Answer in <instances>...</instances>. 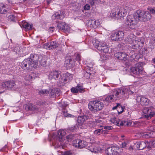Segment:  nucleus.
I'll return each instance as SVG.
<instances>
[{"mask_svg":"<svg viewBox=\"0 0 155 155\" xmlns=\"http://www.w3.org/2000/svg\"><path fill=\"white\" fill-rule=\"evenodd\" d=\"M35 74H36L35 73H32L29 74H26L24 76V78L26 81H30L38 76V74L37 76H35Z\"/></svg>","mask_w":155,"mask_h":155,"instance_id":"nucleus-27","label":"nucleus"},{"mask_svg":"<svg viewBox=\"0 0 155 155\" xmlns=\"http://www.w3.org/2000/svg\"><path fill=\"white\" fill-rule=\"evenodd\" d=\"M73 135H69L66 137V139L68 140L73 138Z\"/></svg>","mask_w":155,"mask_h":155,"instance_id":"nucleus-60","label":"nucleus"},{"mask_svg":"<svg viewBox=\"0 0 155 155\" xmlns=\"http://www.w3.org/2000/svg\"><path fill=\"white\" fill-rule=\"evenodd\" d=\"M15 84L14 81H8L2 84V87L3 88L11 89L13 88Z\"/></svg>","mask_w":155,"mask_h":155,"instance_id":"nucleus-17","label":"nucleus"},{"mask_svg":"<svg viewBox=\"0 0 155 155\" xmlns=\"http://www.w3.org/2000/svg\"><path fill=\"white\" fill-rule=\"evenodd\" d=\"M79 148H82L84 147L87 144L86 142L80 140Z\"/></svg>","mask_w":155,"mask_h":155,"instance_id":"nucleus-34","label":"nucleus"},{"mask_svg":"<svg viewBox=\"0 0 155 155\" xmlns=\"http://www.w3.org/2000/svg\"><path fill=\"white\" fill-rule=\"evenodd\" d=\"M87 2L91 6H94L95 3L96 4V0H88Z\"/></svg>","mask_w":155,"mask_h":155,"instance_id":"nucleus-50","label":"nucleus"},{"mask_svg":"<svg viewBox=\"0 0 155 155\" xmlns=\"http://www.w3.org/2000/svg\"><path fill=\"white\" fill-rule=\"evenodd\" d=\"M75 61L73 58H67L65 61V63L66 66L69 67H72L74 66L75 64Z\"/></svg>","mask_w":155,"mask_h":155,"instance_id":"nucleus-24","label":"nucleus"},{"mask_svg":"<svg viewBox=\"0 0 155 155\" xmlns=\"http://www.w3.org/2000/svg\"><path fill=\"white\" fill-rule=\"evenodd\" d=\"M25 109L26 110H35L37 109V107L35 105L33 106V104L31 103H28L25 105L24 106Z\"/></svg>","mask_w":155,"mask_h":155,"instance_id":"nucleus-30","label":"nucleus"},{"mask_svg":"<svg viewBox=\"0 0 155 155\" xmlns=\"http://www.w3.org/2000/svg\"><path fill=\"white\" fill-rule=\"evenodd\" d=\"M119 119L116 118H113L111 119V122L117 125L118 123H119Z\"/></svg>","mask_w":155,"mask_h":155,"instance_id":"nucleus-42","label":"nucleus"},{"mask_svg":"<svg viewBox=\"0 0 155 155\" xmlns=\"http://www.w3.org/2000/svg\"><path fill=\"white\" fill-rule=\"evenodd\" d=\"M88 106L89 108L91 111H97L103 108L104 104L99 101H91L89 103Z\"/></svg>","mask_w":155,"mask_h":155,"instance_id":"nucleus-5","label":"nucleus"},{"mask_svg":"<svg viewBox=\"0 0 155 155\" xmlns=\"http://www.w3.org/2000/svg\"><path fill=\"white\" fill-rule=\"evenodd\" d=\"M153 128L152 127H150V130H151ZM143 136L146 138L155 137V131L149 130L148 131L143 133Z\"/></svg>","mask_w":155,"mask_h":155,"instance_id":"nucleus-22","label":"nucleus"},{"mask_svg":"<svg viewBox=\"0 0 155 155\" xmlns=\"http://www.w3.org/2000/svg\"><path fill=\"white\" fill-rule=\"evenodd\" d=\"M153 117V114L152 113L145 114L144 115V117L147 120L150 119L152 117Z\"/></svg>","mask_w":155,"mask_h":155,"instance_id":"nucleus-43","label":"nucleus"},{"mask_svg":"<svg viewBox=\"0 0 155 155\" xmlns=\"http://www.w3.org/2000/svg\"><path fill=\"white\" fill-rule=\"evenodd\" d=\"M93 45L98 50H102V48L103 45H105V42L102 41L94 39L93 41Z\"/></svg>","mask_w":155,"mask_h":155,"instance_id":"nucleus-12","label":"nucleus"},{"mask_svg":"<svg viewBox=\"0 0 155 155\" xmlns=\"http://www.w3.org/2000/svg\"><path fill=\"white\" fill-rule=\"evenodd\" d=\"M136 16L138 20L143 21H148L151 18V15L148 12H145L141 10L137 11Z\"/></svg>","mask_w":155,"mask_h":155,"instance_id":"nucleus-4","label":"nucleus"},{"mask_svg":"<svg viewBox=\"0 0 155 155\" xmlns=\"http://www.w3.org/2000/svg\"><path fill=\"white\" fill-rule=\"evenodd\" d=\"M86 64L87 65L86 68L87 70L86 72L91 75L92 73V71H91V70L93 69V63L91 60L89 59L86 61Z\"/></svg>","mask_w":155,"mask_h":155,"instance_id":"nucleus-19","label":"nucleus"},{"mask_svg":"<svg viewBox=\"0 0 155 155\" xmlns=\"http://www.w3.org/2000/svg\"><path fill=\"white\" fill-rule=\"evenodd\" d=\"M131 71L134 74H139L142 72L143 68L140 66V64L138 63L136 64L135 66L130 68Z\"/></svg>","mask_w":155,"mask_h":155,"instance_id":"nucleus-11","label":"nucleus"},{"mask_svg":"<svg viewBox=\"0 0 155 155\" xmlns=\"http://www.w3.org/2000/svg\"><path fill=\"white\" fill-rule=\"evenodd\" d=\"M66 134V131L63 130H59L58 132L57 139L60 142L63 141L64 140V137Z\"/></svg>","mask_w":155,"mask_h":155,"instance_id":"nucleus-20","label":"nucleus"},{"mask_svg":"<svg viewBox=\"0 0 155 155\" xmlns=\"http://www.w3.org/2000/svg\"><path fill=\"white\" fill-rule=\"evenodd\" d=\"M39 94L41 95H47L49 94V91L47 90H41L39 91Z\"/></svg>","mask_w":155,"mask_h":155,"instance_id":"nucleus-38","label":"nucleus"},{"mask_svg":"<svg viewBox=\"0 0 155 155\" xmlns=\"http://www.w3.org/2000/svg\"><path fill=\"white\" fill-rule=\"evenodd\" d=\"M54 27H51L49 28V31L51 32H53L54 30Z\"/></svg>","mask_w":155,"mask_h":155,"instance_id":"nucleus-64","label":"nucleus"},{"mask_svg":"<svg viewBox=\"0 0 155 155\" xmlns=\"http://www.w3.org/2000/svg\"><path fill=\"white\" fill-rule=\"evenodd\" d=\"M125 23L128 28L131 29H134L136 27L137 20L136 19L135 16L130 15L127 17Z\"/></svg>","mask_w":155,"mask_h":155,"instance_id":"nucleus-6","label":"nucleus"},{"mask_svg":"<svg viewBox=\"0 0 155 155\" xmlns=\"http://www.w3.org/2000/svg\"><path fill=\"white\" fill-rule=\"evenodd\" d=\"M69 130L71 131H74L77 129V127L75 125H74L68 128Z\"/></svg>","mask_w":155,"mask_h":155,"instance_id":"nucleus-48","label":"nucleus"},{"mask_svg":"<svg viewBox=\"0 0 155 155\" xmlns=\"http://www.w3.org/2000/svg\"><path fill=\"white\" fill-rule=\"evenodd\" d=\"M144 44V39L142 38H136L131 45L132 48L134 49H138L140 47L143 46Z\"/></svg>","mask_w":155,"mask_h":155,"instance_id":"nucleus-8","label":"nucleus"},{"mask_svg":"<svg viewBox=\"0 0 155 155\" xmlns=\"http://www.w3.org/2000/svg\"><path fill=\"white\" fill-rule=\"evenodd\" d=\"M95 21V20L90 19L88 21V25L91 28H94L95 25L94 23Z\"/></svg>","mask_w":155,"mask_h":155,"instance_id":"nucleus-37","label":"nucleus"},{"mask_svg":"<svg viewBox=\"0 0 155 155\" xmlns=\"http://www.w3.org/2000/svg\"><path fill=\"white\" fill-rule=\"evenodd\" d=\"M37 56L31 55V58H28L25 59L21 63V67L24 70H31L33 68L37 67L38 65V60L37 59L35 60L34 58Z\"/></svg>","mask_w":155,"mask_h":155,"instance_id":"nucleus-1","label":"nucleus"},{"mask_svg":"<svg viewBox=\"0 0 155 155\" xmlns=\"http://www.w3.org/2000/svg\"><path fill=\"white\" fill-rule=\"evenodd\" d=\"M119 149L118 147H112L107 148L106 153L107 155H119L118 150Z\"/></svg>","mask_w":155,"mask_h":155,"instance_id":"nucleus-14","label":"nucleus"},{"mask_svg":"<svg viewBox=\"0 0 155 155\" xmlns=\"http://www.w3.org/2000/svg\"><path fill=\"white\" fill-rule=\"evenodd\" d=\"M136 146L137 149L142 150L146 147V144L145 142H139L136 143Z\"/></svg>","mask_w":155,"mask_h":155,"instance_id":"nucleus-29","label":"nucleus"},{"mask_svg":"<svg viewBox=\"0 0 155 155\" xmlns=\"http://www.w3.org/2000/svg\"><path fill=\"white\" fill-rule=\"evenodd\" d=\"M96 4H98V3H104L105 1L104 0H96Z\"/></svg>","mask_w":155,"mask_h":155,"instance_id":"nucleus-58","label":"nucleus"},{"mask_svg":"<svg viewBox=\"0 0 155 155\" xmlns=\"http://www.w3.org/2000/svg\"><path fill=\"white\" fill-rule=\"evenodd\" d=\"M8 18L9 20L14 21L15 19V15H11L8 16Z\"/></svg>","mask_w":155,"mask_h":155,"instance_id":"nucleus-44","label":"nucleus"},{"mask_svg":"<svg viewBox=\"0 0 155 155\" xmlns=\"http://www.w3.org/2000/svg\"><path fill=\"white\" fill-rule=\"evenodd\" d=\"M114 55L116 58L120 60H121V52H118L116 53Z\"/></svg>","mask_w":155,"mask_h":155,"instance_id":"nucleus-52","label":"nucleus"},{"mask_svg":"<svg viewBox=\"0 0 155 155\" xmlns=\"http://www.w3.org/2000/svg\"><path fill=\"white\" fill-rule=\"evenodd\" d=\"M112 109L114 110L117 109L118 113L119 114L121 113L124 110L123 107L120 104H117L116 106L113 107Z\"/></svg>","mask_w":155,"mask_h":155,"instance_id":"nucleus-31","label":"nucleus"},{"mask_svg":"<svg viewBox=\"0 0 155 155\" xmlns=\"http://www.w3.org/2000/svg\"><path fill=\"white\" fill-rule=\"evenodd\" d=\"M80 139H77L74 140L72 142V144L74 146L76 147L79 148Z\"/></svg>","mask_w":155,"mask_h":155,"instance_id":"nucleus-36","label":"nucleus"},{"mask_svg":"<svg viewBox=\"0 0 155 155\" xmlns=\"http://www.w3.org/2000/svg\"><path fill=\"white\" fill-rule=\"evenodd\" d=\"M63 115L65 117H72L73 118H75V117L74 115L69 114H68L67 112H66L65 111H64L63 112Z\"/></svg>","mask_w":155,"mask_h":155,"instance_id":"nucleus-40","label":"nucleus"},{"mask_svg":"<svg viewBox=\"0 0 155 155\" xmlns=\"http://www.w3.org/2000/svg\"><path fill=\"white\" fill-rule=\"evenodd\" d=\"M58 46L57 43L55 41H51L45 44L43 47L48 50H50L56 48Z\"/></svg>","mask_w":155,"mask_h":155,"instance_id":"nucleus-15","label":"nucleus"},{"mask_svg":"<svg viewBox=\"0 0 155 155\" xmlns=\"http://www.w3.org/2000/svg\"><path fill=\"white\" fill-rule=\"evenodd\" d=\"M62 155H74V153L70 151H68L62 153Z\"/></svg>","mask_w":155,"mask_h":155,"instance_id":"nucleus-53","label":"nucleus"},{"mask_svg":"<svg viewBox=\"0 0 155 155\" xmlns=\"http://www.w3.org/2000/svg\"><path fill=\"white\" fill-rule=\"evenodd\" d=\"M71 91L73 93H76L78 92L83 93L85 91L82 86L77 85L75 87H72L71 89Z\"/></svg>","mask_w":155,"mask_h":155,"instance_id":"nucleus-21","label":"nucleus"},{"mask_svg":"<svg viewBox=\"0 0 155 155\" xmlns=\"http://www.w3.org/2000/svg\"><path fill=\"white\" fill-rule=\"evenodd\" d=\"M150 11L152 14L155 15V9L154 10L153 9L151 8L150 9Z\"/></svg>","mask_w":155,"mask_h":155,"instance_id":"nucleus-63","label":"nucleus"},{"mask_svg":"<svg viewBox=\"0 0 155 155\" xmlns=\"http://www.w3.org/2000/svg\"><path fill=\"white\" fill-rule=\"evenodd\" d=\"M121 91L118 90L117 89H116L112 91V94L110 95H107L104 96L103 98V101L106 102V104L108 105L110 102L121 98V97L122 96V94Z\"/></svg>","mask_w":155,"mask_h":155,"instance_id":"nucleus-3","label":"nucleus"},{"mask_svg":"<svg viewBox=\"0 0 155 155\" xmlns=\"http://www.w3.org/2000/svg\"><path fill=\"white\" fill-rule=\"evenodd\" d=\"M90 5L87 4L85 5L84 7V8L85 10H89L90 9Z\"/></svg>","mask_w":155,"mask_h":155,"instance_id":"nucleus-55","label":"nucleus"},{"mask_svg":"<svg viewBox=\"0 0 155 155\" xmlns=\"http://www.w3.org/2000/svg\"><path fill=\"white\" fill-rule=\"evenodd\" d=\"M124 33L122 31H115L111 33V39L113 41H119L122 40L124 38Z\"/></svg>","mask_w":155,"mask_h":155,"instance_id":"nucleus-7","label":"nucleus"},{"mask_svg":"<svg viewBox=\"0 0 155 155\" xmlns=\"http://www.w3.org/2000/svg\"><path fill=\"white\" fill-rule=\"evenodd\" d=\"M135 36L133 34H131L128 36L125 39V41L126 43L127 44H131L132 45L133 42L135 40Z\"/></svg>","mask_w":155,"mask_h":155,"instance_id":"nucleus-25","label":"nucleus"},{"mask_svg":"<svg viewBox=\"0 0 155 155\" xmlns=\"http://www.w3.org/2000/svg\"><path fill=\"white\" fill-rule=\"evenodd\" d=\"M54 89H53L51 90V91L50 93V95L51 96L54 97L55 96V92Z\"/></svg>","mask_w":155,"mask_h":155,"instance_id":"nucleus-54","label":"nucleus"},{"mask_svg":"<svg viewBox=\"0 0 155 155\" xmlns=\"http://www.w3.org/2000/svg\"><path fill=\"white\" fill-rule=\"evenodd\" d=\"M57 27L60 29L64 31L69 29V27L65 22H62L58 24Z\"/></svg>","mask_w":155,"mask_h":155,"instance_id":"nucleus-26","label":"nucleus"},{"mask_svg":"<svg viewBox=\"0 0 155 155\" xmlns=\"http://www.w3.org/2000/svg\"><path fill=\"white\" fill-rule=\"evenodd\" d=\"M113 127L112 126H104V129L107 130H108L112 129Z\"/></svg>","mask_w":155,"mask_h":155,"instance_id":"nucleus-56","label":"nucleus"},{"mask_svg":"<svg viewBox=\"0 0 155 155\" xmlns=\"http://www.w3.org/2000/svg\"><path fill=\"white\" fill-rule=\"evenodd\" d=\"M146 142V147L148 148H150L151 147H153L152 143V141H150V142Z\"/></svg>","mask_w":155,"mask_h":155,"instance_id":"nucleus-51","label":"nucleus"},{"mask_svg":"<svg viewBox=\"0 0 155 155\" xmlns=\"http://www.w3.org/2000/svg\"><path fill=\"white\" fill-rule=\"evenodd\" d=\"M143 112L145 114L152 113V110L150 107H144L143 110Z\"/></svg>","mask_w":155,"mask_h":155,"instance_id":"nucleus-35","label":"nucleus"},{"mask_svg":"<svg viewBox=\"0 0 155 155\" xmlns=\"http://www.w3.org/2000/svg\"><path fill=\"white\" fill-rule=\"evenodd\" d=\"M94 24L95 26H94V28H96L97 27L99 26L100 25L101 23L99 20H95Z\"/></svg>","mask_w":155,"mask_h":155,"instance_id":"nucleus-46","label":"nucleus"},{"mask_svg":"<svg viewBox=\"0 0 155 155\" xmlns=\"http://www.w3.org/2000/svg\"><path fill=\"white\" fill-rule=\"evenodd\" d=\"M89 117L87 116H79L77 119V122L79 125H82L84 122L87 120Z\"/></svg>","mask_w":155,"mask_h":155,"instance_id":"nucleus-23","label":"nucleus"},{"mask_svg":"<svg viewBox=\"0 0 155 155\" xmlns=\"http://www.w3.org/2000/svg\"><path fill=\"white\" fill-rule=\"evenodd\" d=\"M121 60H126L128 59L129 57V56L125 54V53L121 52Z\"/></svg>","mask_w":155,"mask_h":155,"instance_id":"nucleus-39","label":"nucleus"},{"mask_svg":"<svg viewBox=\"0 0 155 155\" xmlns=\"http://www.w3.org/2000/svg\"><path fill=\"white\" fill-rule=\"evenodd\" d=\"M21 26L25 28L26 30H30L32 28V25L29 24L28 23L25 21H23L22 22Z\"/></svg>","mask_w":155,"mask_h":155,"instance_id":"nucleus-28","label":"nucleus"},{"mask_svg":"<svg viewBox=\"0 0 155 155\" xmlns=\"http://www.w3.org/2000/svg\"><path fill=\"white\" fill-rule=\"evenodd\" d=\"M74 60L79 61L80 60V56L78 54H75L74 55Z\"/></svg>","mask_w":155,"mask_h":155,"instance_id":"nucleus-49","label":"nucleus"},{"mask_svg":"<svg viewBox=\"0 0 155 155\" xmlns=\"http://www.w3.org/2000/svg\"><path fill=\"white\" fill-rule=\"evenodd\" d=\"M40 64L41 65L44 66L46 63V61L44 60H42L41 61H40Z\"/></svg>","mask_w":155,"mask_h":155,"instance_id":"nucleus-61","label":"nucleus"},{"mask_svg":"<svg viewBox=\"0 0 155 155\" xmlns=\"http://www.w3.org/2000/svg\"><path fill=\"white\" fill-rule=\"evenodd\" d=\"M97 123L95 122H90L88 124V126L90 127H94L96 126Z\"/></svg>","mask_w":155,"mask_h":155,"instance_id":"nucleus-45","label":"nucleus"},{"mask_svg":"<svg viewBox=\"0 0 155 155\" xmlns=\"http://www.w3.org/2000/svg\"><path fill=\"white\" fill-rule=\"evenodd\" d=\"M6 6L5 5L0 4V13L5 14L6 12L7 8Z\"/></svg>","mask_w":155,"mask_h":155,"instance_id":"nucleus-32","label":"nucleus"},{"mask_svg":"<svg viewBox=\"0 0 155 155\" xmlns=\"http://www.w3.org/2000/svg\"><path fill=\"white\" fill-rule=\"evenodd\" d=\"M134 88L131 87H127L125 88L117 89L118 90L121 91L122 92L121 94H123L122 96L121 97V98L124 97H127L128 95L132 94L134 93Z\"/></svg>","mask_w":155,"mask_h":155,"instance_id":"nucleus-9","label":"nucleus"},{"mask_svg":"<svg viewBox=\"0 0 155 155\" xmlns=\"http://www.w3.org/2000/svg\"><path fill=\"white\" fill-rule=\"evenodd\" d=\"M127 144V143L126 142H124L123 143H122L121 144V147L122 148H124L125 147L126 145Z\"/></svg>","mask_w":155,"mask_h":155,"instance_id":"nucleus-62","label":"nucleus"},{"mask_svg":"<svg viewBox=\"0 0 155 155\" xmlns=\"http://www.w3.org/2000/svg\"><path fill=\"white\" fill-rule=\"evenodd\" d=\"M136 101L137 102L143 105H147L150 103V101L148 98L144 97L138 96L136 98Z\"/></svg>","mask_w":155,"mask_h":155,"instance_id":"nucleus-13","label":"nucleus"},{"mask_svg":"<svg viewBox=\"0 0 155 155\" xmlns=\"http://www.w3.org/2000/svg\"><path fill=\"white\" fill-rule=\"evenodd\" d=\"M73 75L68 72L65 73L63 74V77L59 78L60 81L61 82H64L69 81L73 79Z\"/></svg>","mask_w":155,"mask_h":155,"instance_id":"nucleus-16","label":"nucleus"},{"mask_svg":"<svg viewBox=\"0 0 155 155\" xmlns=\"http://www.w3.org/2000/svg\"><path fill=\"white\" fill-rule=\"evenodd\" d=\"M55 90V96H59L60 95V94H61V92L60 90L57 88H54Z\"/></svg>","mask_w":155,"mask_h":155,"instance_id":"nucleus-47","label":"nucleus"},{"mask_svg":"<svg viewBox=\"0 0 155 155\" xmlns=\"http://www.w3.org/2000/svg\"><path fill=\"white\" fill-rule=\"evenodd\" d=\"M104 130L102 129H99L94 131V134L96 135H99L103 133Z\"/></svg>","mask_w":155,"mask_h":155,"instance_id":"nucleus-41","label":"nucleus"},{"mask_svg":"<svg viewBox=\"0 0 155 155\" xmlns=\"http://www.w3.org/2000/svg\"><path fill=\"white\" fill-rule=\"evenodd\" d=\"M59 77L60 78L61 77V72L56 70H53L50 72L48 75V79L50 80H57Z\"/></svg>","mask_w":155,"mask_h":155,"instance_id":"nucleus-10","label":"nucleus"},{"mask_svg":"<svg viewBox=\"0 0 155 155\" xmlns=\"http://www.w3.org/2000/svg\"><path fill=\"white\" fill-rule=\"evenodd\" d=\"M109 47L105 43V45H103L102 48V50H99L101 52H103L104 53H108L109 52Z\"/></svg>","mask_w":155,"mask_h":155,"instance_id":"nucleus-33","label":"nucleus"},{"mask_svg":"<svg viewBox=\"0 0 155 155\" xmlns=\"http://www.w3.org/2000/svg\"><path fill=\"white\" fill-rule=\"evenodd\" d=\"M117 125L118 126H122L124 124V122L120 119H119Z\"/></svg>","mask_w":155,"mask_h":155,"instance_id":"nucleus-57","label":"nucleus"},{"mask_svg":"<svg viewBox=\"0 0 155 155\" xmlns=\"http://www.w3.org/2000/svg\"><path fill=\"white\" fill-rule=\"evenodd\" d=\"M127 13V10L123 7L119 9L115 8L112 10L110 15L121 22L124 20V17L126 16Z\"/></svg>","mask_w":155,"mask_h":155,"instance_id":"nucleus-2","label":"nucleus"},{"mask_svg":"<svg viewBox=\"0 0 155 155\" xmlns=\"http://www.w3.org/2000/svg\"><path fill=\"white\" fill-rule=\"evenodd\" d=\"M23 2L29 4L31 3L33 0H23Z\"/></svg>","mask_w":155,"mask_h":155,"instance_id":"nucleus-59","label":"nucleus"},{"mask_svg":"<svg viewBox=\"0 0 155 155\" xmlns=\"http://www.w3.org/2000/svg\"><path fill=\"white\" fill-rule=\"evenodd\" d=\"M65 17V15L63 12H61V11L56 12L51 17L52 19L53 20L62 19Z\"/></svg>","mask_w":155,"mask_h":155,"instance_id":"nucleus-18","label":"nucleus"}]
</instances>
